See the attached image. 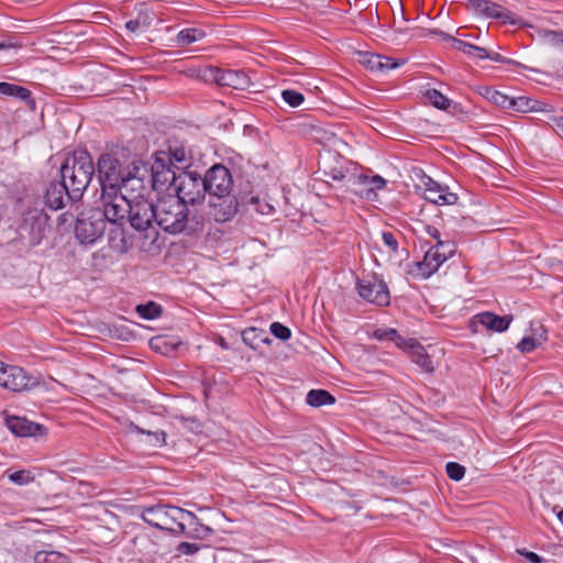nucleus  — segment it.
Returning <instances> with one entry per match:
<instances>
[{"label":"nucleus","instance_id":"obj_34","mask_svg":"<svg viewBox=\"0 0 563 563\" xmlns=\"http://www.w3.org/2000/svg\"><path fill=\"white\" fill-rule=\"evenodd\" d=\"M547 331L542 329V332L537 336H525L517 345L521 353H530L536 347L547 341Z\"/></svg>","mask_w":563,"mask_h":563},{"label":"nucleus","instance_id":"obj_14","mask_svg":"<svg viewBox=\"0 0 563 563\" xmlns=\"http://www.w3.org/2000/svg\"><path fill=\"white\" fill-rule=\"evenodd\" d=\"M38 385L35 377L20 366L7 365L0 375V386L14 393L29 390Z\"/></svg>","mask_w":563,"mask_h":563},{"label":"nucleus","instance_id":"obj_53","mask_svg":"<svg viewBox=\"0 0 563 563\" xmlns=\"http://www.w3.org/2000/svg\"><path fill=\"white\" fill-rule=\"evenodd\" d=\"M18 85L10 84V82H0V95L11 97L13 92H18Z\"/></svg>","mask_w":563,"mask_h":563},{"label":"nucleus","instance_id":"obj_20","mask_svg":"<svg viewBox=\"0 0 563 563\" xmlns=\"http://www.w3.org/2000/svg\"><path fill=\"white\" fill-rule=\"evenodd\" d=\"M468 7L476 13L486 18L510 21L511 13L498 3L489 0H470Z\"/></svg>","mask_w":563,"mask_h":563},{"label":"nucleus","instance_id":"obj_30","mask_svg":"<svg viewBox=\"0 0 563 563\" xmlns=\"http://www.w3.org/2000/svg\"><path fill=\"white\" fill-rule=\"evenodd\" d=\"M306 401L311 407H321L325 405H333L335 402V398L328 390L311 389L307 394Z\"/></svg>","mask_w":563,"mask_h":563},{"label":"nucleus","instance_id":"obj_49","mask_svg":"<svg viewBox=\"0 0 563 563\" xmlns=\"http://www.w3.org/2000/svg\"><path fill=\"white\" fill-rule=\"evenodd\" d=\"M177 552L185 555H192L200 550V547L197 543L190 542H180L177 548Z\"/></svg>","mask_w":563,"mask_h":563},{"label":"nucleus","instance_id":"obj_18","mask_svg":"<svg viewBox=\"0 0 563 563\" xmlns=\"http://www.w3.org/2000/svg\"><path fill=\"white\" fill-rule=\"evenodd\" d=\"M5 426L18 437H44L47 433L43 424L16 416L8 417Z\"/></svg>","mask_w":563,"mask_h":563},{"label":"nucleus","instance_id":"obj_33","mask_svg":"<svg viewBox=\"0 0 563 563\" xmlns=\"http://www.w3.org/2000/svg\"><path fill=\"white\" fill-rule=\"evenodd\" d=\"M538 36L542 43L552 47H563V32L540 29Z\"/></svg>","mask_w":563,"mask_h":563},{"label":"nucleus","instance_id":"obj_40","mask_svg":"<svg viewBox=\"0 0 563 563\" xmlns=\"http://www.w3.org/2000/svg\"><path fill=\"white\" fill-rule=\"evenodd\" d=\"M485 97L488 101L493 102L494 104L500 107V108H510L511 106V99L510 97L506 96L505 93L498 91V90H495V89H490V88H486V91H485Z\"/></svg>","mask_w":563,"mask_h":563},{"label":"nucleus","instance_id":"obj_8","mask_svg":"<svg viewBox=\"0 0 563 563\" xmlns=\"http://www.w3.org/2000/svg\"><path fill=\"white\" fill-rule=\"evenodd\" d=\"M106 228L107 223L102 218L101 209L91 208L78 216L75 234L80 243L92 244L103 235Z\"/></svg>","mask_w":563,"mask_h":563},{"label":"nucleus","instance_id":"obj_59","mask_svg":"<svg viewBox=\"0 0 563 563\" xmlns=\"http://www.w3.org/2000/svg\"><path fill=\"white\" fill-rule=\"evenodd\" d=\"M398 7H399V13H398V16L400 19V21L402 22H406V18H405V12H404V8H402V4L400 1H398Z\"/></svg>","mask_w":563,"mask_h":563},{"label":"nucleus","instance_id":"obj_26","mask_svg":"<svg viewBox=\"0 0 563 563\" xmlns=\"http://www.w3.org/2000/svg\"><path fill=\"white\" fill-rule=\"evenodd\" d=\"M406 62L407 60L404 58L395 60L389 56L372 54L364 63L371 70L384 73L400 67L405 65Z\"/></svg>","mask_w":563,"mask_h":563},{"label":"nucleus","instance_id":"obj_7","mask_svg":"<svg viewBox=\"0 0 563 563\" xmlns=\"http://www.w3.org/2000/svg\"><path fill=\"white\" fill-rule=\"evenodd\" d=\"M177 186L173 195L183 203L196 205L200 203L206 198V185L202 176L197 172L179 170Z\"/></svg>","mask_w":563,"mask_h":563},{"label":"nucleus","instance_id":"obj_58","mask_svg":"<svg viewBox=\"0 0 563 563\" xmlns=\"http://www.w3.org/2000/svg\"><path fill=\"white\" fill-rule=\"evenodd\" d=\"M554 123H555V125H556L558 130H559L561 133H563V117L556 118V119L554 120Z\"/></svg>","mask_w":563,"mask_h":563},{"label":"nucleus","instance_id":"obj_29","mask_svg":"<svg viewBox=\"0 0 563 563\" xmlns=\"http://www.w3.org/2000/svg\"><path fill=\"white\" fill-rule=\"evenodd\" d=\"M242 206L252 207L253 210L261 214H271L274 212V206L267 201H262L258 196L251 194L241 195Z\"/></svg>","mask_w":563,"mask_h":563},{"label":"nucleus","instance_id":"obj_15","mask_svg":"<svg viewBox=\"0 0 563 563\" xmlns=\"http://www.w3.org/2000/svg\"><path fill=\"white\" fill-rule=\"evenodd\" d=\"M417 187L419 189H423V198L434 205L452 206L459 200L457 195L455 192H451L448 186L438 184L427 175L421 177V184Z\"/></svg>","mask_w":563,"mask_h":563},{"label":"nucleus","instance_id":"obj_1","mask_svg":"<svg viewBox=\"0 0 563 563\" xmlns=\"http://www.w3.org/2000/svg\"><path fill=\"white\" fill-rule=\"evenodd\" d=\"M156 224L169 234L194 236L203 231L202 216L190 214L188 207L172 194L156 201Z\"/></svg>","mask_w":563,"mask_h":563},{"label":"nucleus","instance_id":"obj_10","mask_svg":"<svg viewBox=\"0 0 563 563\" xmlns=\"http://www.w3.org/2000/svg\"><path fill=\"white\" fill-rule=\"evenodd\" d=\"M168 157L156 156L150 166V184L156 191H175L178 173Z\"/></svg>","mask_w":563,"mask_h":563},{"label":"nucleus","instance_id":"obj_45","mask_svg":"<svg viewBox=\"0 0 563 563\" xmlns=\"http://www.w3.org/2000/svg\"><path fill=\"white\" fill-rule=\"evenodd\" d=\"M271 332L274 336L283 341L288 340L291 335L290 329L279 322H273L271 324Z\"/></svg>","mask_w":563,"mask_h":563},{"label":"nucleus","instance_id":"obj_63","mask_svg":"<svg viewBox=\"0 0 563 563\" xmlns=\"http://www.w3.org/2000/svg\"><path fill=\"white\" fill-rule=\"evenodd\" d=\"M260 341H261V342H264V343H269V342H271V340H269L268 338H263V339H261Z\"/></svg>","mask_w":563,"mask_h":563},{"label":"nucleus","instance_id":"obj_51","mask_svg":"<svg viewBox=\"0 0 563 563\" xmlns=\"http://www.w3.org/2000/svg\"><path fill=\"white\" fill-rule=\"evenodd\" d=\"M21 47H23V43L12 36L0 41V51L9 49V48H21Z\"/></svg>","mask_w":563,"mask_h":563},{"label":"nucleus","instance_id":"obj_44","mask_svg":"<svg viewBox=\"0 0 563 563\" xmlns=\"http://www.w3.org/2000/svg\"><path fill=\"white\" fill-rule=\"evenodd\" d=\"M282 97L283 100L292 108L299 107L305 100L302 93L290 89L284 90Z\"/></svg>","mask_w":563,"mask_h":563},{"label":"nucleus","instance_id":"obj_47","mask_svg":"<svg viewBox=\"0 0 563 563\" xmlns=\"http://www.w3.org/2000/svg\"><path fill=\"white\" fill-rule=\"evenodd\" d=\"M435 246L439 247L441 253L444 255L445 261L448 258H451L456 252L455 243L452 241H449V240L448 241L441 240V241L437 242Z\"/></svg>","mask_w":563,"mask_h":563},{"label":"nucleus","instance_id":"obj_56","mask_svg":"<svg viewBox=\"0 0 563 563\" xmlns=\"http://www.w3.org/2000/svg\"><path fill=\"white\" fill-rule=\"evenodd\" d=\"M527 560L530 561L531 563H542V562H544V559L542 556L538 555L534 552H530V554H527Z\"/></svg>","mask_w":563,"mask_h":563},{"label":"nucleus","instance_id":"obj_16","mask_svg":"<svg viewBox=\"0 0 563 563\" xmlns=\"http://www.w3.org/2000/svg\"><path fill=\"white\" fill-rule=\"evenodd\" d=\"M358 295L366 301L377 306H388L390 295L386 283L373 277V279H357Z\"/></svg>","mask_w":563,"mask_h":563},{"label":"nucleus","instance_id":"obj_28","mask_svg":"<svg viewBox=\"0 0 563 563\" xmlns=\"http://www.w3.org/2000/svg\"><path fill=\"white\" fill-rule=\"evenodd\" d=\"M126 427L131 432L146 434L150 438V445L152 448H162L166 444V433L164 431H150L145 430L134 422L130 421Z\"/></svg>","mask_w":563,"mask_h":563},{"label":"nucleus","instance_id":"obj_12","mask_svg":"<svg viewBox=\"0 0 563 563\" xmlns=\"http://www.w3.org/2000/svg\"><path fill=\"white\" fill-rule=\"evenodd\" d=\"M202 180L206 185V195L209 198L232 192L233 178L231 172L222 164L210 167L202 176Z\"/></svg>","mask_w":563,"mask_h":563},{"label":"nucleus","instance_id":"obj_24","mask_svg":"<svg viewBox=\"0 0 563 563\" xmlns=\"http://www.w3.org/2000/svg\"><path fill=\"white\" fill-rule=\"evenodd\" d=\"M430 34L439 35L444 41L451 42L453 44V47L457 51H461L468 55H476L477 57L484 59L486 56H488V52L486 48L470 44L467 42H464L462 40L455 38L454 36L441 31V30H430Z\"/></svg>","mask_w":563,"mask_h":563},{"label":"nucleus","instance_id":"obj_61","mask_svg":"<svg viewBox=\"0 0 563 563\" xmlns=\"http://www.w3.org/2000/svg\"><path fill=\"white\" fill-rule=\"evenodd\" d=\"M558 518L563 523V509L558 514Z\"/></svg>","mask_w":563,"mask_h":563},{"label":"nucleus","instance_id":"obj_42","mask_svg":"<svg viewBox=\"0 0 563 563\" xmlns=\"http://www.w3.org/2000/svg\"><path fill=\"white\" fill-rule=\"evenodd\" d=\"M223 75V69L208 66L201 70L200 77L208 82H214L219 86L222 85L221 76Z\"/></svg>","mask_w":563,"mask_h":563},{"label":"nucleus","instance_id":"obj_35","mask_svg":"<svg viewBox=\"0 0 563 563\" xmlns=\"http://www.w3.org/2000/svg\"><path fill=\"white\" fill-rule=\"evenodd\" d=\"M136 312L143 319L154 320V319L161 317V314L163 313V308L161 305H158L154 301H148L145 305H137Z\"/></svg>","mask_w":563,"mask_h":563},{"label":"nucleus","instance_id":"obj_19","mask_svg":"<svg viewBox=\"0 0 563 563\" xmlns=\"http://www.w3.org/2000/svg\"><path fill=\"white\" fill-rule=\"evenodd\" d=\"M68 194V187L62 179L60 181H51L44 195L45 206L54 211L63 209L66 202L71 200Z\"/></svg>","mask_w":563,"mask_h":563},{"label":"nucleus","instance_id":"obj_62","mask_svg":"<svg viewBox=\"0 0 563 563\" xmlns=\"http://www.w3.org/2000/svg\"><path fill=\"white\" fill-rule=\"evenodd\" d=\"M5 366H7L5 364L0 362V375L2 374V371H4Z\"/></svg>","mask_w":563,"mask_h":563},{"label":"nucleus","instance_id":"obj_11","mask_svg":"<svg viewBox=\"0 0 563 563\" xmlns=\"http://www.w3.org/2000/svg\"><path fill=\"white\" fill-rule=\"evenodd\" d=\"M386 186V180L378 176L365 174H350L346 178V189L362 199L374 201L377 198V190Z\"/></svg>","mask_w":563,"mask_h":563},{"label":"nucleus","instance_id":"obj_17","mask_svg":"<svg viewBox=\"0 0 563 563\" xmlns=\"http://www.w3.org/2000/svg\"><path fill=\"white\" fill-rule=\"evenodd\" d=\"M241 195L235 196L230 194H223V196L210 197L209 206L211 208V216L217 222H225L232 219L238 210L241 202Z\"/></svg>","mask_w":563,"mask_h":563},{"label":"nucleus","instance_id":"obj_32","mask_svg":"<svg viewBox=\"0 0 563 563\" xmlns=\"http://www.w3.org/2000/svg\"><path fill=\"white\" fill-rule=\"evenodd\" d=\"M206 33L196 27L181 30L177 35V43L179 46H187L203 38Z\"/></svg>","mask_w":563,"mask_h":563},{"label":"nucleus","instance_id":"obj_2","mask_svg":"<svg viewBox=\"0 0 563 563\" xmlns=\"http://www.w3.org/2000/svg\"><path fill=\"white\" fill-rule=\"evenodd\" d=\"M95 164L87 151L68 155L60 166V178L67 185L71 201L81 199L95 175Z\"/></svg>","mask_w":563,"mask_h":563},{"label":"nucleus","instance_id":"obj_9","mask_svg":"<svg viewBox=\"0 0 563 563\" xmlns=\"http://www.w3.org/2000/svg\"><path fill=\"white\" fill-rule=\"evenodd\" d=\"M49 229V217L43 209L29 208L22 213L20 231L27 236L30 245H38Z\"/></svg>","mask_w":563,"mask_h":563},{"label":"nucleus","instance_id":"obj_22","mask_svg":"<svg viewBox=\"0 0 563 563\" xmlns=\"http://www.w3.org/2000/svg\"><path fill=\"white\" fill-rule=\"evenodd\" d=\"M512 320L511 314L500 317L493 312H482L473 318L472 323H479L492 331L504 332L509 328Z\"/></svg>","mask_w":563,"mask_h":563},{"label":"nucleus","instance_id":"obj_52","mask_svg":"<svg viewBox=\"0 0 563 563\" xmlns=\"http://www.w3.org/2000/svg\"><path fill=\"white\" fill-rule=\"evenodd\" d=\"M383 241L394 253L398 251V242L391 232H383Z\"/></svg>","mask_w":563,"mask_h":563},{"label":"nucleus","instance_id":"obj_46","mask_svg":"<svg viewBox=\"0 0 563 563\" xmlns=\"http://www.w3.org/2000/svg\"><path fill=\"white\" fill-rule=\"evenodd\" d=\"M18 90L19 91L13 92L11 97H14L16 99L24 101L30 107V109L34 110L35 101L31 96V91L22 86H18Z\"/></svg>","mask_w":563,"mask_h":563},{"label":"nucleus","instance_id":"obj_36","mask_svg":"<svg viewBox=\"0 0 563 563\" xmlns=\"http://www.w3.org/2000/svg\"><path fill=\"white\" fill-rule=\"evenodd\" d=\"M180 342H174L166 336H156L151 340V347L164 355L175 351Z\"/></svg>","mask_w":563,"mask_h":563},{"label":"nucleus","instance_id":"obj_5","mask_svg":"<svg viewBox=\"0 0 563 563\" xmlns=\"http://www.w3.org/2000/svg\"><path fill=\"white\" fill-rule=\"evenodd\" d=\"M120 189H102L98 206L101 209L102 218L107 222L122 227L126 222L130 200L119 192Z\"/></svg>","mask_w":563,"mask_h":563},{"label":"nucleus","instance_id":"obj_60","mask_svg":"<svg viewBox=\"0 0 563 563\" xmlns=\"http://www.w3.org/2000/svg\"><path fill=\"white\" fill-rule=\"evenodd\" d=\"M517 552L527 559V554H530L531 551H527V550L522 549V550H517Z\"/></svg>","mask_w":563,"mask_h":563},{"label":"nucleus","instance_id":"obj_41","mask_svg":"<svg viewBox=\"0 0 563 563\" xmlns=\"http://www.w3.org/2000/svg\"><path fill=\"white\" fill-rule=\"evenodd\" d=\"M8 478L16 485H27L35 479V476L30 470H20L8 473Z\"/></svg>","mask_w":563,"mask_h":563},{"label":"nucleus","instance_id":"obj_43","mask_svg":"<svg viewBox=\"0 0 563 563\" xmlns=\"http://www.w3.org/2000/svg\"><path fill=\"white\" fill-rule=\"evenodd\" d=\"M445 471L449 478L456 482L461 481L465 475V467L456 462L446 463Z\"/></svg>","mask_w":563,"mask_h":563},{"label":"nucleus","instance_id":"obj_57","mask_svg":"<svg viewBox=\"0 0 563 563\" xmlns=\"http://www.w3.org/2000/svg\"><path fill=\"white\" fill-rule=\"evenodd\" d=\"M485 58H489L492 60H495V62H499V63H509V60H507L506 58H504L500 54L498 53H494V54H489L488 53V56H486Z\"/></svg>","mask_w":563,"mask_h":563},{"label":"nucleus","instance_id":"obj_31","mask_svg":"<svg viewBox=\"0 0 563 563\" xmlns=\"http://www.w3.org/2000/svg\"><path fill=\"white\" fill-rule=\"evenodd\" d=\"M511 106L514 110L518 112H533V111H541L542 110V103L538 100L528 98V97H518L511 99Z\"/></svg>","mask_w":563,"mask_h":563},{"label":"nucleus","instance_id":"obj_13","mask_svg":"<svg viewBox=\"0 0 563 563\" xmlns=\"http://www.w3.org/2000/svg\"><path fill=\"white\" fill-rule=\"evenodd\" d=\"M126 222L136 231H145L156 223V203L147 199L130 200Z\"/></svg>","mask_w":563,"mask_h":563},{"label":"nucleus","instance_id":"obj_39","mask_svg":"<svg viewBox=\"0 0 563 563\" xmlns=\"http://www.w3.org/2000/svg\"><path fill=\"white\" fill-rule=\"evenodd\" d=\"M373 336L378 341H393L399 347H404V342H407L395 329H376Z\"/></svg>","mask_w":563,"mask_h":563},{"label":"nucleus","instance_id":"obj_38","mask_svg":"<svg viewBox=\"0 0 563 563\" xmlns=\"http://www.w3.org/2000/svg\"><path fill=\"white\" fill-rule=\"evenodd\" d=\"M424 97L433 107L440 110H446L451 104V100L437 89H428Z\"/></svg>","mask_w":563,"mask_h":563},{"label":"nucleus","instance_id":"obj_27","mask_svg":"<svg viewBox=\"0 0 563 563\" xmlns=\"http://www.w3.org/2000/svg\"><path fill=\"white\" fill-rule=\"evenodd\" d=\"M221 79L222 87H232L234 89L244 90L250 86L249 77L241 70H223Z\"/></svg>","mask_w":563,"mask_h":563},{"label":"nucleus","instance_id":"obj_6","mask_svg":"<svg viewBox=\"0 0 563 563\" xmlns=\"http://www.w3.org/2000/svg\"><path fill=\"white\" fill-rule=\"evenodd\" d=\"M126 174L125 163L117 152L103 153L97 161V176L102 189H120V183Z\"/></svg>","mask_w":563,"mask_h":563},{"label":"nucleus","instance_id":"obj_37","mask_svg":"<svg viewBox=\"0 0 563 563\" xmlns=\"http://www.w3.org/2000/svg\"><path fill=\"white\" fill-rule=\"evenodd\" d=\"M35 563H68L67 556L57 551H37L34 555Z\"/></svg>","mask_w":563,"mask_h":563},{"label":"nucleus","instance_id":"obj_21","mask_svg":"<svg viewBox=\"0 0 563 563\" xmlns=\"http://www.w3.org/2000/svg\"><path fill=\"white\" fill-rule=\"evenodd\" d=\"M402 349L408 352L410 360L416 363L422 371L426 373H432L434 371L432 360L419 342L410 339L407 342H404Z\"/></svg>","mask_w":563,"mask_h":563},{"label":"nucleus","instance_id":"obj_25","mask_svg":"<svg viewBox=\"0 0 563 563\" xmlns=\"http://www.w3.org/2000/svg\"><path fill=\"white\" fill-rule=\"evenodd\" d=\"M445 262L444 255L441 253L439 247L431 246L424 254L423 261L419 262L417 265L420 269V273L424 277H429L433 273H435L439 267Z\"/></svg>","mask_w":563,"mask_h":563},{"label":"nucleus","instance_id":"obj_4","mask_svg":"<svg viewBox=\"0 0 563 563\" xmlns=\"http://www.w3.org/2000/svg\"><path fill=\"white\" fill-rule=\"evenodd\" d=\"M150 185V165L141 159L133 161L126 166V174L120 183L119 192L128 200L145 199L144 195Z\"/></svg>","mask_w":563,"mask_h":563},{"label":"nucleus","instance_id":"obj_55","mask_svg":"<svg viewBox=\"0 0 563 563\" xmlns=\"http://www.w3.org/2000/svg\"><path fill=\"white\" fill-rule=\"evenodd\" d=\"M125 27L131 32H135L140 27V21L139 20H130L126 22Z\"/></svg>","mask_w":563,"mask_h":563},{"label":"nucleus","instance_id":"obj_54","mask_svg":"<svg viewBox=\"0 0 563 563\" xmlns=\"http://www.w3.org/2000/svg\"><path fill=\"white\" fill-rule=\"evenodd\" d=\"M426 232L433 239L437 240V242L441 241L440 239V232L439 230L435 228V227H432V225H427L426 227Z\"/></svg>","mask_w":563,"mask_h":563},{"label":"nucleus","instance_id":"obj_23","mask_svg":"<svg viewBox=\"0 0 563 563\" xmlns=\"http://www.w3.org/2000/svg\"><path fill=\"white\" fill-rule=\"evenodd\" d=\"M190 517L185 520V533L187 538L197 540H209L213 534L214 530L200 522L199 518L191 511H188Z\"/></svg>","mask_w":563,"mask_h":563},{"label":"nucleus","instance_id":"obj_64","mask_svg":"<svg viewBox=\"0 0 563 563\" xmlns=\"http://www.w3.org/2000/svg\"><path fill=\"white\" fill-rule=\"evenodd\" d=\"M398 22V18L396 15V13H394V24H396Z\"/></svg>","mask_w":563,"mask_h":563},{"label":"nucleus","instance_id":"obj_48","mask_svg":"<svg viewBox=\"0 0 563 563\" xmlns=\"http://www.w3.org/2000/svg\"><path fill=\"white\" fill-rule=\"evenodd\" d=\"M324 175L333 181L342 183V186L346 188V178L350 174L344 173L342 168H332L329 173L325 172Z\"/></svg>","mask_w":563,"mask_h":563},{"label":"nucleus","instance_id":"obj_50","mask_svg":"<svg viewBox=\"0 0 563 563\" xmlns=\"http://www.w3.org/2000/svg\"><path fill=\"white\" fill-rule=\"evenodd\" d=\"M257 338V330L255 328H250L243 331L242 339L243 342L247 345H250L253 349H256V344L254 340Z\"/></svg>","mask_w":563,"mask_h":563},{"label":"nucleus","instance_id":"obj_3","mask_svg":"<svg viewBox=\"0 0 563 563\" xmlns=\"http://www.w3.org/2000/svg\"><path fill=\"white\" fill-rule=\"evenodd\" d=\"M142 519L150 526L175 534L185 533L188 510L170 505H154L143 509Z\"/></svg>","mask_w":563,"mask_h":563}]
</instances>
